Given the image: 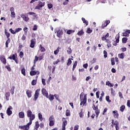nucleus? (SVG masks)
Segmentation results:
<instances>
[{"mask_svg": "<svg viewBox=\"0 0 130 130\" xmlns=\"http://www.w3.org/2000/svg\"><path fill=\"white\" fill-rule=\"evenodd\" d=\"M80 105L85 106L87 103V94H84V93L82 92L80 95Z\"/></svg>", "mask_w": 130, "mask_h": 130, "instance_id": "obj_1", "label": "nucleus"}, {"mask_svg": "<svg viewBox=\"0 0 130 130\" xmlns=\"http://www.w3.org/2000/svg\"><path fill=\"white\" fill-rule=\"evenodd\" d=\"M55 33H56V36L58 38H61L62 35H63V31L60 27L56 28L54 30Z\"/></svg>", "mask_w": 130, "mask_h": 130, "instance_id": "obj_2", "label": "nucleus"}, {"mask_svg": "<svg viewBox=\"0 0 130 130\" xmlns=\"http://www.w3.org/2000/svg\"><path fill=\"white\" fill-rule=\"evenodd\" d=\"M26 114L27 117H29V120H34L35 119V114L32 113V111L31 110H28L26 112Z\"/></svg>", "mask_w": 130, "mask_h": 130, "instance_id": "obj_3", "label": "nucleus"}, {"mask_svg": "<svg viewBox=\"0 0 130 130\" xmlns=\"http://www.w3.org/2000/svg\"><path fill=\"white\" fill-rule=\"evenodd\" d=\"M8 58L11 60H14L16 63H19V60H18V57H17V53L15 54H12V55H10Z\"/></svg>", "mask_w": 130, "mask_h": 130, "instance_id": "obj_4", "label": "nucleus"}, {"mask_svg": "<svg viewBox=\"0 0 130 130\" xmlns=\"http://www.w3.org/2000/svg\"><path fill=\"white\" fill-rule=\"evenodd\" d=\"M49 125L50 126H53L54 125V123L55 122V121L54 117L53 116V115H51L49 117Z\"/></svg>", "mask_w": 130, "mask_h": 130, "instance_id": "obj_5", "label": "nucleus"}, {"mask_svg": "<svg viewBox=\"0 0 130 130\" xmlns=\"http://www.w3.org/2000/svg\"><path fill=\"white\" fill-rule=\"evenodd\" d=\"M40 92V89H37L35 91V93L34 94V101H36L37 99H38V97H39V92Z\"/></svg>", "mask_w": 130, "mask_h": 130, "instance_id": "obj_6", "label": "nucleus"}, {"mask_svg": "<svg viewBox=\"0 0 130 130\" xmlns=\"http://www.w3.org/2000/svg\"><path fill=\"white\" fill-rule=\"evenodd\" d=\"M11 109L13 110V107H12V106H10L9 107V108H8L6 111V113L7 115H9V116H10V115H12V114L13 113V112L12 111V110H11Z\"/></svg>", "mask_w": 130, "mask_h": 130, "instance_id": "obj_7", "label": "nucleus"}, {"mask_svg": "<svg viewBox=\"0 0 130 130\" xmlns=\"http://www.w3.org/2000/svg\"><path fill=\"white\" fill-rule=\"evenodd\" d=\"M0 60L3 64H7V59H6V57L4 55L0 56Z\"/></svg>", "mask_w": 130, "mask_h": 130, "instance_id": "obj_8", "label": "nucleus"}, {"mask_svg": "<svg viewBox=\"0 0 130 130\" xmlns=\"http://www.w3.org/2000/svg\"><path fill=\"white\" fill-rule=\"evenodd\" d=\"M45 6V3H42L40 2L39 3V4L36 7L35 9L36 10H40L42 7H44Z\"/></svg>", "mask_w": 130, "mask_h": 130, "instance_id": "obj_9", "label": "nucleus"}, {"mask_svg": "<svg viewBox=\"0 0 130 130\" xmlns=\"http://www.w3.org/2000/svg\"><path fill=\"white\" fill-rule=\"evenodd\" d=\"M21 18H22L23 20L25 21V22H28L30 18L28 17V15H26L24 14H22L21 15Z\"/></svg>", "mask_w": 130, "mask_h": 130, "instance_id": "obj_10", "label": "nucleus"}, {"mask_svg": "<svg viewBox=\"0 0 130 130\" xmlns=\"http://www.w3.org/2000/svg\"><path fill=\"white\" fill-rule=\"evenodd\" d=\"M36 43V39H31L30 40V47H31V48H34Z\"/></svg>", "mask_w": 130, "mask_h": 130, "instance_id": "obj_11", "label": "nucleus"}, {"mask_svg": "<svg viewBox=\"0 0 130 130\" xmlns=\"http://www.w3.org/2000/svg\"><path fill=\"white\" fill-rule=\"evenodd\" d=\"M110 23V20H106L102 25V29H104L105 27H107L108 25Z\"/></svg>", "mask_w": 130, "mask_h": 130, "instance_id": "obj_12", "label": "nucleus"}, {"mask_svg": "<svg viewBox=\"0 0 130 130\" xmlns=\"http://www.w3.org/2000/svg\"><path fill=\"white\" fill-rule=\"evenodd\" d=\"M42 93L44 96L46 97V98H48V92H47V91H46L45 88H43L42 89Z\"/></svg>", "mask_w": 130, "mask_h": 130, "instance_id": "obj_13", "label": "nucleus"}, {"mask_svg": "<svg viewBox=\"0 0 130 130\" xmlns=\"http://www.w3.org/2000/svg\"><path fill=\"white\" fill-rule=\"evenodd\" d=\"M14 7H11L10 8V12H11V17L12 18H15L16 17V14L15 13V12H14Z\"/></svg>", "mask_w": 130, "mask_h": 130, "instance_id": "obj_14", "label": "nucleus"}, {"mask_svg": "<svg viewBox=\"0 0 130 130\" xmlns=\"http://www.w3.org/2000/svg\"><path fill=\"white\" fill-rule=\"evenodd\" d=\"M30 76H35V75H39L40 74V72L39 71H36L35 70H32L30 72Z\"/></svg>", "mask_w": 130, "mask_h": 130, "instance_id": "obj_15", "label": "nucleus"}, {"mask_svg": "<svg viewBox=\"0 0 130 130\" xmlns=\"http://www.w3.org/2000/svg\"><path fill=\"white\" fill-rule=\"evenodd\" d=\"M129 34H130V30L129 29H126V31L122 33V36H124V37H127V36H129Z\"/></svg>", "mask_w": 130, "mask_h": 130, "instance_id": "obj_16", "label": "nucleus"}, {"mask_svg": "<svg viewBox=\"0 0 130 130\" xmlns=\"http://www.w3.org/2000/svg\"><path fill=\"white\" fill-rule=\"evenodd\" d=\"M113 116L114 118H118V117L119 116V114H118V111L117 110L116 111H113Z\"/></svg>", "mask_w": 130, "mask_h": 130, "instance_id": "obj_17", "label": "nucleus"}, {"mask_svg": "<svg viewBox=\"0 0 130 130\" xmlns=\"http://www.w3.org/2000/svg\"><path fill=\"white\" fill-rule=\"evenodd\" d=\"M26 93L28 98H31L32 97V91L27 90Z\"/></svg>", "mask_w": 130, "mask_h": 130, "instance_id": "obj_18", "label": "nucleus"}, {"mask_svg": "<svg viewBox=\"0 0 130 130\" xmlns=\"http://www.w3.org/2000/svg\"><path fill=\"white\" fill-rule=\"evenodd\" d=\"M109 37V33L107 32L106 34V35H104L102 37V40L103 41H105V40H106V38H108Z\"/></svg>", "mask_w": 130, "mask_h": 130, "instance_id": "obj_19", "label": "nucleus"}, {"mask_svg": "<svg viewBox=\"0 0 130 130\" xmlns=\"http://www.w3.org/2000/svg\"><path fill=\"white\" fill-rule=\"evenodd\" d=\"M19 128L23 130H29V128L26 125L19 126Z\"/></svg>", "mask_w": 130, "mask_h": 130, "instance_id": "obj_20", "label": "nucleus"}, {"mask_svg": "<svg viewBox=\"0 0 130 130\" xmlns=\"http://www.w3.org/2000/svg\"><path fill=\"white\" fill-rule=\"evenodd\" d=\"M20 118H25V113L24 112H20L18 114Z\"/></svg>", "mask_w": 130, "mask_h": 130, "instance_id": "obj_21", "label": "nucleus"}, {"mask_svg": "<svg viewBox=\"0 0 130 130\" xmlns=\"http://www.w3.org/2000/svg\"><path fill=\"white\" fill-rule=\"evenodd\" d=\"M62 121H63V123L62 124V126L66 127V125H67V124H68V121H67V120H66L65 118H63Z\"/></svg>", "mask_w": 130, "mask_h": 130, "instance_id": "obj_22", "label": "nucleus"}, {"mask_svg": "<svg viewBox=\"0 0 130 130\" xmlns=\"http://www.w3.org/2000/svg\"><path fill=\"white\" fill-rule=\"evenodd\" d=\"M39 47L40 50L41 52H45V51H46V49H45V48H44V47L42 46V45H40Z\"/></svg>", "mask_w": 130, "mask_h": 130, "instance_id": "obj_23", "label": "nucleus"}, {"mask_svg": "<svg viewBox=\"0 0 130 130\" xmlns=\"http://www.w3.org/2000/svg\"><path fill=\"white\" fill-rule=\"evenodd\" d=\"M45 54V53H41L40 54L39 56V60H42V59H43V58H44V55Z\"/></svg>", "mask_w": 130, "mask_h": 130, "instance_id": "obj_24", "label": "nucleus"}, {"mask_svg": "<svg viewBox=\"0 0 130 130\" xmlns=\"http://www.w3.org/2000/svg\"><path fill=\"white\" fill-rule=\"evenodd\" d=\"M10 96H11V94L10 93V92H6L5 94L6 99L7 101H9Z\"/></svg>", "mask_w": 130, "mask_h": 130, "instance_id": "obj_25", "label": "nucleus"}, {"mask_svg": "<svg viewBox=\"0 0 130 130\" xmlns=\"http://www.w3.org/2000/svg\"><path fill=\"white\" fill-rule=\"evenodd\" d=\"M106 85L108 86V87H113V86H114V85H113L111 83H110V81H106Z\"/></svg>", "mask_w": 130, "mask_h": 130, "instance_id": "obj_26", "label": "nucleus"}, {"mask_svg": "<svg viewBox=\"0 0 130 130\" xmlns=\"http://www.w3.org/2000/svg\"><path fill=\"white\" fill-rule=\"evenodd\" d=\"M5 34L7 38V39H10V36H11V34L7 31V30L5 29Z\"/></svg>", "mask_w": 130, "mask_h": 130, "instance_id": "obj_27", "label": "nucleus"}, {"mask_svg": "<svg viewBox=\"0 0 130 130\" xmlns=\"http://www.w3.org/2000/svg\"><path fill=\"white\" fill-rule=\"evenodd\" d=\"M82 21H83L84 24H86V26H88L89 25V22H88V20H86L85 18L82 17Z\"/></svg>", "mask_w": 130, "mask_h": 130, "instance_id": "obj_28", "label": "nucleus"}, {"mask_svg": "<svg viewBox=\"0 0 130 130\" xmlns=\"http://www.w3.org/2000/svg\"><path fill=\"white\" fill-rule=\"evenodd\" d=\"M48 98L49 99L50 101H53V100H54V95L52 94H50L49 96H48Z\"/></svg>", "mask_w": 130, "mask_h": 130, "instance_id": "obj_29", "label": "nucleus"}, {"mask_svg": "<svg viewBox=\"0 0 130 130\" xmlns=\"http://www.w3.org/2000/svg\"><path fill=\"white\" fill-rule=\"evenodd\" d=\"M85 32H84V30L81 29L80 31H78L77 33V35L79 36H82V35H84V34Z\"/></svg>", "mask_w": 130, "mask_h": 130, "instance_id": "obj_30", "label": "nucleus"}, {"mask_svg": "<svg viewBox=\"0 0 130 130\" xmlns=\"http://www.w3.org/2000/svg\"><path fill=\"white\" fill-rule=\"evenodd\" d=\"M60 49V48L59 47H58L57 49L54 51V54H55V55H57V54H58V52H59Z\"/></svg>", "mask_w": 130, "mask_h": 130, "instance_id": "obj_31", "label": "nucleus"}, {"mask_svg": "<svg viewBox=\"0 0 130 130\" xmlns=\"http://www.w3.org/2000/svg\"><path fill=\"white\" fill-rule=\"evenodd\" d=\"M118 56L119 58L123 59V58H124V53H121V54H119Z\"/></svg>", "mask_w": 130, "mask_h": 130, "instance_id": "obj_32", "label": "nucleus"}, {"mask_svg": "<svg viewBox=\"0 0 130 130\" xmlns=\"http://www.w3.org/2000/svg\"><path fill=\"white\" fill-rule=\"evenodd\" d=\"M10 42H11V39H7V40L6 42V47L7 48H8L9 47V43H10Z\"/></svg>", "mask_w": 130, "mask_h": 130, "instance_id": "obj_33", "label": "nucleus"}, {"mask_svg": "<svg viewBox=\"0 0 130 130\" xmlns=\"http://www.w3.org/2000/svg\"><path fill=\"white\" fill-rule=\"evenodd\" d=\"M39 122L38 121L36 122L35 126V129L38 130V128H39Z\"/></svg>", "mask_w": 130, "mask_h": 130, "instance_id": "obj_34", "label": "nucleus"}, {"mask_svg": "<svg viewBox=\"0 0 130 130\" xmlns=\"http://www.w3.org/2000/svg\"><path fill=\"white\" fill-rule=\"evenodd\" d=\"M77 65H78V61H75L74 63L73 64L72 71H75V69H76Z\"/></svg>", "mask_w": 130, "mask_h": 130, "instance_id": "obj_35", "label": "nucleus"}, {"mask_svg": "<svg viewBox=\"0 0 130 130\" xmlns=\"http://www.w3.org/2000/svg\"><path fill=\"white\" fill-rule=\"evenodd\" d=\"M95 113L96 115V117H98L99 116V114L100 113V110L97 109L95 111Z\"/></svg>", "mask_w": 130, "mask_h": 130, "instance_id": "obj_36", "label": "nucleus"}, {"mask_svg": "<svg viewBox=\"0 0 130 130\" xmlns=\"http://www.w3.org/2000/svg\"><path fill=\"white\" fill-rule=\"evenodd\" d=\"M79 116L80 118L84 117V112L83 111V109H81V112L79 113Z\"/></svg>", "mask_w": 130, "mask_h": 130, "instance_id": "obj_37", "label": "nucleus"}, {"mask_svg": "<svg viewBox=\"0 0 130 130\" xmlns=\"http://www.w3.org/2000/svg\"><path fill=\"white\" fill-rule=\"evenodd\" d=\"M38 117L40 121H42V120H43V117H42V114H41L40 113L38 114Z\"/></svg>", "mask_w": 130, "mask_h": 130, "instance_id": "obj_38", "label": "nucleus"}, {"mask_svg": "<svg viewBox=\"0 0 130 130\" xmlns=\"http://www.w3.org/2000/svg\"><path fill=\"white\" fill-rule=\"evenodd\" d=\"M111 62L112 66H114L115 64V60L114 57H113L111 59Z\"/></svg>", "mask_w": 130, "mask_h": 130, "instance_id": "obj_39", "label": "nucleus"}, {"mask_svg": "<svg viewBox=\"0 0 130 130\" xmlns=\"http://www.w3.org/2000/svg\"><path fill=\"white\" fill-rule=\"evenodd\" d=\"M124 109H125V106L124 105H122L120 107V110L121 111V112H123V111H124Z\"/></svg>", "mask_w": 130, "mask_h": 130, "instance_id": "obj_40", "label": "nucleus"}, {"mask_svg": "<svg viewBox=\"0 0 130 130\" xmlns=\"http://www.w3.org/2000/svg\"><path fill=\"white\" fill-rule=\"evenodd\" d=\"M72 33H75V30H68L67 31V34H69V35H71Z\"/></svg>", "mask_w": 130, "mask_h": 130, "instance_id": "obj_41", "label": "nucleus"}, {"mask_svg": "<svg viewBox=\"0 0 130 130\" xmlns=\"http://www.w3.org/2000/svg\"><path fill=\"white\" fill-rule=\"evenodd\" d=\"M118 42H119V38H118L116 39V41L114 42L113 45H114V46H116V45H117V43H118Z\"/></svg>", "mask_w": 130, "mask_h": 130, "instance_id": "obj_42", "label": "nucleus"}, {"mask_svg": "<svg viewBox=\"0 0 130 130\" xmlns=\"http://www.w3.org/2000/svg\"><path fill=\"white\" fill-rule=\"evenodd\" d=\"M73 52V50L71 48V47H69L68 49L67 50V53L68 54H71Z\"/></svg>", "mask_w": 130, "mask_h": 130, "instance_id": "obj_43", "label": "nucleus"}, {"mask_svg": "<svg viewBox=\"0 0 130 130\" xmlns=\"http://www.w3.org/2000/svg\"><path fill=\"white\" fill-rule=\"evenodd\" d=\"M119 122H118V121H114V120L112 119V122L111 123L112 124L114 125H116L117 124H118Z\"/></svg>", "mask_w": 130, "mask_h": 130, "instance_id": "obj_44", "label": "nucleus"}, {"mask_svg": "<svg viewBox=\"0 0 130 130\" xmlns=\"http://www.w3.org/2000/svg\"><path fill=\"white\" fill-rule=\"evenodd\" d=\"M21 74L24 76H26V69H25V68H22L21 69Z\"/></svg>", "mask_w": 130, "mask_h": 130, "instance_id": "obj_45", "label": "nucleus"}, {"mask_svg": "<svg viewBox=\"0 0 130 130\" xmlns=\"http://www.w3.org/2000/svg\"><path fill=\"white\" fill-rule=\"evenodd\" d=\"M39 60V58L37 56H35V59L34 60V63H36L37 61H38Z\"/></svg>", "mask_w": 130, "mask_h": 130, "instance_id": "obj_46", "label": "nucleus"}, {"mask_svg": "<svg viewBox=\"0 0 130 130\" xmlns=\"http://www.w3.org/2000/svg\"><path fill=\"white\" fill-rule=\"evenodd\" d=\"M32 120H29V122L26 125V126L28 128H30V125L32 124Z\"/></svg>", "mask_w": 130, "mask_h": 130, "instance_id": "obj_47", "label": "nucleus"}, {"mask_svg": "<svg viewBox=\"0 0 130 130\" xmlns=\"http://www.w3.org/2000/svg\"><path fill=\"white\" fill-rule=\"evenodd\" d=\"M92 32H93V30L91 29V28L89 27L87 28L86 30V33L90 34V33H92Z\"/></svg>", "mask_w": 130, "mask_h": 130, "instance_id": "obj_48", "label": "nucleus"}, {"mask_svg": "<svg viewBox=\"0 0 130 130\" xmlns=\"http://www.w3.org/2000/svg\"><path fill=\"white\" fill-rule=\"evenodd\" d=\"M66 116H71V112H70L69 110H66Z\"/></svg>", "mask_w": 130, "mask_h": 130, "instance_id": "obj_49", "label": "nucleus"}, {"mask_svg": "<svg viewBox=\"0 0 130 130\" xmlns=\"http://www.w3.org/2000/svg\"><path fill=\"white\" fill-rule=\"evenodd\" d=\"M37 83V79L36 80H33L31 81V85H32V86H35V85H36Z\"/></svg>", "mask_w": 130, "mask_h": 130, "instance_id": "obj_50", "label": "nucleus"}, {"mask_svg": "<svg viewBox=\"0 0 130 130\" xmlns=\"http://www.w3.org/2000/svg\"><path fill=\"white\" fill-rule=\"evenodd\" d=\"M15 90V86H12V88L10 90V93L12 94V95L14 94V91Z\"/></svg>", "mask_w": 130, "mask_h": 130, "instance_id": "obj_51", "label": "nucleus"}, {"mask_svg": "<svg viewBox=\"0 0 130 130\" xmlns=\"http://www.w3.org/2000/svg\"><path fill=\"white\" fill-rule=\"evenodd\" d=\"M126 41H127V38H123L122 39V43H126Z\"/></svg>", "mask_w": 130, "mask_h": 130, "instance_id": "obj_52", "label": "nucleus"}, {"mask_svg": "<svg viewBox=\"0 0 130 130\" xmlns=\"http://www.w3.org/2000/svg\"><path fill=\"white\" fill-rule=\"evenodd\" d=\"M28 15H35L34 17H37V14L34 12H28L27 13Z\"/></svg>", "mask_w": 130, "mask_h": 130, "instance_id": "obj_53", "label": "nucleus"}, {"mask_svg": "<svg viewBox=\"0 0 130 130\" xmlns=\"http://www.w3.org/2000/svg\"><path fill=\"white\" fill-rule=\"evenodd\" d=\"M23 31H24V33H25V34H27V33H28V27H25L23 28Z\"/></svg>", "mask_w": 130, "mask_h": 130, "instance_id": "obj_54", "label": "nucleus"}, {"mask_svg": "<svg viewBox=\"0 0 130 130\" xmlns=\"http://www.w3.org/2000/svg\"><path fill=\"white\" fill-rule=\"evenodd\" d=\"M71 64H72V60H71V58H69L68 60L67 66H71Z\"/></svg>", "mask_w": 130, "mask_h": 130, "instance_id": "obj_55", "label": "nucleus"}, {"mask_svg": "<svg viewBox=\"0 0 130 130\" xmlns=\"http://www.w3.org/2000/svg\"><path fill=\"white\" fill-rule=\"evenodd\" d=\"M9 31H10V32H11V33L12 34H16V30H13L12 28H10V29H9Z\"/></svg>", "mask_w": 130, "mask_h": 130, "instance_id": "obj_56", "label": "nucleus"}, {"mask_svg": "<svg viewBox=\"0 0 130 130\" xmlns=\"http://www.w3.org/2000/svg\"><path fill=\"white\" fill-rule=\"evenodd\" d=\"M5 68L7 69L9 72H11V71H12V69H11L10 66H6Z\"/></svg>", "mask_w": 130, "mask_h": 130, "instance_id": "obj_57", "label": "nucleus"}, {"mask_svg": "<svg viewBox=\"0 0 130 130\" xmlns=\"http://www.w3.org/2000/svg\"><path fill=\"white\" fill-rule=\"evenodd\" d=\"M103 53H104V57L105 58H106V57H107V52L105 50H104L103 51Z\"/></svg>", "mask_w": 130, "mask_h": 130, "instance_id": "obj_58", "label": "nucleus"}, {"mask_svg": "<svg viewBox=\"0 0 130 130\" xmlns=\"http://www.w3.org/2000/svg\"><path fill=\"white\" fill-rule=\"evenodd\" d=\"M19 56L20 58H22L23 56H24V53L22 51L20 52Z\"/></svg>", "mask_w": 130, "mask_h": 130, "instance_id": "obj_59", "label": "nucleus"}, {"mask_svg": "<svg viewBox=\"0 0 130 130\" xmlns=\"http://www.w3.org/2000/svg\"><path fill=\"white\" fill-rule=\"evenodd\" d=\"M106 100L107 101V102H109V103H110L111 102V100H109V96H106Z\"/></svg>", "mask_w": 130, "mask_h": 130, "instance_id": "obj_60", "label": "nucleus"}, {"mask_svg": "<svg viewBox=\"0 0 130 130\" xmlns=\"http://www.w3.org/2000/svg\"><path fill=\"white\" fill-rule=\"evenodd\" d=\"M92 108L93 109V110H97V109H98V106H96L95 107V105L93 104V106H92Z\"/></svg>", "mask_w": 130, "mask_h": 130, "instance_id": "obj_61", "label": "nucleus"}, {"mask_svg": "<svg viewBox=\"0 0 130 130\" xmlns=\"http://www.w3.org/2000/svg\"><path fill=\"white\" fill-rule=\"evenodd\" d=\"M20 31H22V28L21 27L16 28L15 29V32H16V33H18V32H20Z\"/></svg>", "mask_w": 130, "mask_h": 130, "instance_id": "obj_62", "label": "nucleus"}, {"mask_svg": "<svg viewBox=\"0 0 130 130\" xmlns=\"http://www.w3.org/2000/svg\"><path fill=\"white\" fill-rule=\"evenodd\" d=\"M118 125H119V122L118 124H117L116 125H115L116 130L119 129V126Z\"/></svg>", "mask_w": 130, "mask_h": 130, "instance_id": "obj_63", "label": "nucleus"}, {"mask_svg": "<svg viewBox=\"0 0 130 130\" xmlns=\"http://www.w3.org/2000/svg\"><path fill=\"white\" fill-rule=\"evenodd\" d=\"M37 28H38L37 25H36V24H35L32 28L33 31H36V30H37Z\"/></svg>", "mask_w": 130, "mask_h": 130, "instance_id": "obj_64", "label": "nucleus"}]
</instances>
